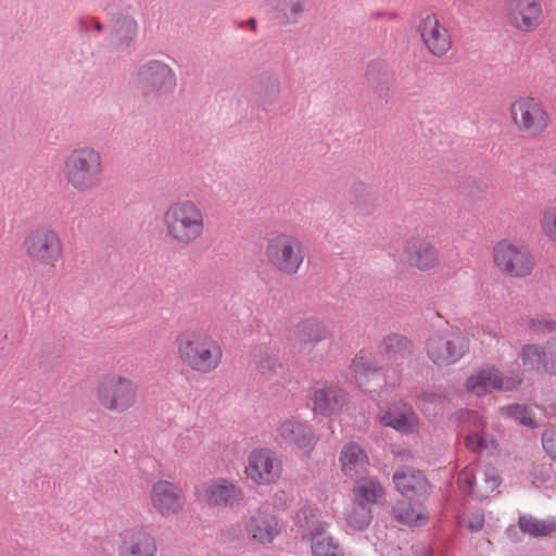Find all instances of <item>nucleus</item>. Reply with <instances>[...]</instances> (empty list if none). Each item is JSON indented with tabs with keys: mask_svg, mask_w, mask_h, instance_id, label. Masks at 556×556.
<instances>
[{
	"mask_svg": "<svg viewBox=\"0 0 556 556\" xmlns=\"http://www.w3.org/2000/svg\"><path fill=\"white\" fill-rule=\"evenodd\" d=\"M344 520L351 530L363 531L372 520L371 508L353 501V504L344 510Z\"/></svg>",
	"mask_w": 556,
	"mask_h": 556,
	"instance_id": "obj_33",
	"label": "nucleus"
},
{
	"mask_svg": "<svg viewBox=\"0 0 556 556\" xmlns=\"http://www.w3.org/2000/svg\"><path fill=\"white\" fill-rule=\"evenodd\" d=\"M457 483L463 492L476 498H484L498 488L501 481L494 466L476 463L458 473Z\"/></svg>",
	"mask_w": 556,
	"mask_h": 556,
	"instance_id": "obj_13",
	"label": "nucleus"
},
{
	"mask_svg": "<svg viewBox=\"0 0 556 556\" xmlns=\"http://www.w3.org/2000/svg\"><path fill=\"white\" fill-rule=\"evenodd\" d=\"M63 177L67 186L78 193L98 189L103 181L101 153L90 146L73 149L64 160Z\"/></svg>",
	"mask_w": 556,
	"mask_h": 556,
	"instance_id": "obj_4",
	"label": "nucleus"
},
{
	"mask_svg": "<svg viewBox=\"0 0 556 556\" xmlns=\"http://www.w3.org/2000/svg\"><path fill=\"white\" fill-rule=\"evenodd\" d=\"M543 448L554 459H556V430H547L542 439Z\"/></svg>",
	"mask_w": 556,
	"mask_h": 556,
	"instance_id": "obj_43",
	"label": "nucleus"
},
{
	"mask_svg": "<svg viewBox=\"0 0 556 556\" xmlns=\"http://www.w3.org/2000/svg\"><path fill=\"white\" fill-rule=\"evenodd\" d=\"M250 26H252L253 29L255 28V21L254 20L250 21Z\"/></svg>",
	"mask_w": 556,
	"mask_h": 556,
	"instance_id": "obj_46",
	"label": "nucleus"
},
{
	"mask_svg": "<svg viewBox=\"0 0 556 556\" xmlns=\"http://www.w3.org/2000/svg\"><path fill=\"white\" fill-rule=\"evenodd\" d=\"M282 472V463L275 451L257 447L250 452L244 468L245 478L255 485L276 484Z\"/></svg>",
	"mask_w": 556,
	"mask_h": 556,
	"instance_id": "obj_12",
	"label": "nucleus"
},
{
	"mask_svg": "<svg viewBox=\"0 0 556 556\" xmlns=\"http://www.w3.org/2000/svg\"><path fill=\"white\" fill-rule=\"evenodd\" d=\"M256 369L261 375L269 377L281 371L282 364L276 356L264 354L257 359Z\"/></svg>",
	"mask_w": 556,
	"mask_h": 556,
	"instance_id": "obj_41",
	"label": "nucleus"
},
{
	"mask_svg": "<svg viewBox=\"0 0 556 556\" xmlns=\"http://www.w3.org/2000/svg\"><path fill=\"white\" fill-rule=\"evenodd\" d=\"M277 438L281 444L292 446L304 455H309L317 443L313 430L295 419L282 421L277 428Z\"/></svg>",
	"mask_w": 556,
	"mask_h": 556,
	"instance_id": "obj_20",
	"label": "nucleus"
},
{
	"mask_svg": "<svg viewBox=\"0 0 556 556\" xmlns=\"http://www.w3.org/2000/svg\"><path fill=\"white\" fill-rule=\"evenodd\" d=\"M162 222L166 237L181 247L201 241L206 232L205 214L192 200L170 203L163 213Z\"/></svg>",
	"mask_w": 556,
	"mask_h": 556,
	"instance_id": "obj_3",
	"label": "nucleus"
},
{
	"mask_svg": "<svg viewBox=\"0 0 556 556\" xmlns=\"http://www.w3.org/2000/svg\"><path fill=\"white\" fill-rule=\"evenodd\" d=\"M397 491L407 498L420 497L429 492V483L424 475L413 468H400L393 475Z\"/></svg>",
	"mask_w": 556,
	"mask_h": 556,
	"instance_id": "obj_26",
	"label": "nucleus"
},
{
	"mask_svg": "<svg viewBox=\"0 0 556 556\" xmlns=\"http://www.w3.org/2000/svg\"><path fill=\"white\" fill-rule=\"evenodd\" d=\"M313 556H345L344 548L333 536L326 531L317 532L308 538Z\"/></svg>",
	"mask_w": 556,
	"mask_h": 556,
	"instance_id": "obj_32",
	"label": "nucleus"
},
{
	"mask_svg": "<svg viewBox=\"0 0 556 556\" xmlns=\"http://www.w3.org/2000/svg\"><path fill=\"white\" fill-rule=\"evenodd\" d=\"M377 417L383 426L393 428L401 433H414L419 428V418L405 403H393L387 408L380 409Z\"/></svg>",
	"mask_w": 556,
	"mask_h": 556,
	"instance_id": "obj_21",
	"label": "nucleus"
},
{
	"mask_svg": "<svg viewBox=\"0 0 556 556\" xmlns=\"http://www.w3.org/2000/svg\"><path fill=\"white\" fill-rule=\"evenodd\" d=\"M492 262L506 277L522 279L532 275L535 260L530 249L515 239H501L492 248Z\"/></svg>",
	"mask_w": 556,
	"mask_h": 556,
	"instance_id": "obj_8",
	"label": "nucleus"
},
{
	"mask_svg": "<svg viewBox=\"0 0 556 556\" xmlns=\"http://www.w3.org/2000/svg\"><path fill=\"white\" fill-rule=\"evenodd\" d=\"M470 349L468 336L458 328L432 333L426 341V354L437 366H448L463 358Z\"/></svg>",
	"mask_w": 556,
	"mask_h": 556,
	"instance_id": "obj_9",
	"label": "nucleus"
},
{
	"mask_svg": "<svg viewBox=\"0 0 556 556\" xmlns=\"http://www.w3.org/2000/svg\"><path fill=\"white\" fill-rule=\"evenodd\" d=\"M546 354V344L543 346L538 343H526L520 349L519 358L525 369L544 371Z\"/></svg>",
	"mask_w": 556,
	"mask_h": 556,
	"instance_id": "obj_34",
	"label": "nucleus"
},
{
	"mask_svg": "<svg viewBox=\"0 0 556 556\" xmlns=\"http://www.w3.org/2000/svg\"><path fill=\"white\" fill-rule=\"evenodd\" d=\"M99 407L109 413L123 414L136 407L139 387L131 378L118 372L102 375L94 389Z\"/></svg>",
	"mask_w": 556,
	"mask_h": 556,
	"instance_id": "obj_5",
	"label": "nucleus"
},
{
	"mask_svg": "<svg viewBox=\"0 0 556 556\" xmlns=\"http://www.w3.org/2000/svg\"><path fill=\"white\" fill-rule=\"evenodd\" d=\"M263 256L266 264L275 271L285 276H295L303 267L305 251L298 237L281 231L266 240Z\"/></svg>",
	"mask_w": 556,
	"mask_h": 556,
	"instance_id": "obj_6",
	"label": "nucleus"
},
{
	"mask_svg": "<svg viewBox=\"0 0 556 556\" xmlns=\"http://www.w3.org/2000/svg\"><path fill=\"white\" fill-rule=\"evenodd\" d=\"M514 127L528 137H538L546 131L549 114L544 103L531 96L516 98L509 105Z\"/></svg>",
	"mask_w": 556,
	"mask_h": 556,
	"instance_id": "obj_10",
	"label": "nucleus"
},
{
	"mask_svg": "<svg viewBox=\"0 0 556 556\" xmlns=\"http://www.w3.org/2000/svg\"><path fill=\"white\" fill-rule=\"evenodd\" d=\"M119 556H155L157 546L151 533L141 528L124 530L119 534Z\"/></svg>",
	"mask_w": 556,
	"mask_h": 556,
	"instance_id": "obj_22",
	"label": "nucleus"
},
{
	"mask_svg": "<svg viewBox=\"0 0 556 556\" xmlns=\"http://www.w3.org/2000/svg\"><path fill=\"white\" fill-rule=\"evenodd\" d=\"M394 517L407 526H422L428 519V511L421 504L397 503L393 507Z\"/></svg>",
	"mask_w": 556,
	"mask_h": 556,
	"instance_id": "obj_31",
	"label": "nucleus"
},
{
	"mask_svg": "<svg viewBox=\"0 0 556 556\" xmlns=\"http://www.w3.org/2000/svg\"><path fill=\"white\" fill-rule=\"evenodd\" d=\"M194 494L204 505L215 509L233 508L240 505L244 497L242 488L224 477L205 481Z\"/></svg>",
	"mask_w": 556,
	"mask_h": 556,
	"instance_id": "obj_11",
	"label": "nucleus"
},
{
	"mask_svg": "<svg viewBox=\"0 0 556 556\" xmlns=\"http://www.w3.org/2000/svg\"><path fill=\"white\" fill-rule=\"evenodd\" d=\"M138 80L147 90L170 91L176 85L173 71L162 62H149L138 73Z\"/></svg>",
	"mask_w": 556,
	"mask_h": 556,
	"instance_id": "obj_23",
	"label": "nucleus"
},
{
	"mask_svg": "<svg viewBox=\"0 0 556 556\" xmlns=\"http://www.w3.org/2000/svg\"><path fill=\"white\" fill-rule=\"evenodd\" d=\"M540 227L544 236L556 243V206L548 207L543 212Z\"/></svg>",
	"mask_w": 556,
	"mask_h": 556,
	"instance_id": "obj_40",
	"label": "nucleus"
},
{
	"mask_svg": "<svg viewBox=\"0 0 556 556\" xmlns=\"http://www.w3.org/2000/svg\"><path fill=\"white\" fill-rule=\"evenodd\" d=\"M294 336L299 343L316 345L328 337V329L324 323L314 317L304 318L294 327Z\"/></svg>",
	"mask_w": 556,
	"mask_h": 556,
	"instance_id": "obj_28",
	"label": "nucleus"
},
{
	"mask_svg": "<svg viewBox=\"0 0 556 556\" xmlns=\"http://www.w3.org/2000/svg\"><path fill=\"white\" fill-rule=\"evenodd\" d=\"M412 352L413 345L409 340L399 334L388 336L379 348L380 362L365 352L354 357L351 364L354 379L361 388L371 391L369 382L380 377L379 369L382 366L401 367L409 362Z\"/></svg>",
	"mask_w": 556,
	"mask_h": 556,
	"instance_id": "obj_2",
	"label": "nucleus"
},
{
	"mask_svg": "<svg viewBox=\"0 0 556 556\" xmlns=\"http://www.w3.org/2000/svg\"><path fill=\"white\" fill-rule=\"evenodd\" d=\"M406 264L418 271L431 273L441 265V255L435 244L426 237L413 236L403 248Z\"/></svg>",
	"mask_w": 556,
	"mask_h": 556,
	"instance_id": "obj_18",
	"label": "nucleus"
},
{
	"mask_svg": "<svg viewBox=\"0 0 556 556\" xmlns=\"http://www.w3.org/2000/svg\"><path fill=\"white\" fill-rule=\"evenodd\" d=\"M138 25L131 17L118 18L114 24V31L121 43L127 45L137 35Z\"/></svg>",
	"mask_w": 556,
	"mask_h": 556,
	"instance_id": "obj_39",
	"label": "nucleus"
},
{
	"mask_svg": "<svg viewBox=\"0 0 556 556\" xmlns=\"http://www.w3.org/2000/svg\"><path fill=\"white\" fill-rule=\"evenodd\" d=\"M320 510L313 504L305 503L295 515V523L304 530V536L309 538L317 532L327 531L329 522L319 519Z\"/></svg>",
	"mask_w": 556,
	"mask_h": 556,
	"instance_id": "obj_29",
	"label": "nucleus"
},
{
	"mask_svg": "<svg viewBox=\"0 0 556 556\" xmlns=\"http://www.w3.org/2000/svg\"><path fill=\"white\" fill-rule=\"evenodd\" d=\"M504 15L507 25L516 31L533 33L543 24V4L541 0H507Z\"/></svg>",
	"mask_w": 556,
	"mask_h": 556,
	"instance_id": "obj_15",
	"label": "nucleus"
},
{
	"mask_svg": "<svg viewBox=\"0 0 556 556\" xmlns=\"http://www.w3.org/2000/svg\"><path fill=\"white\" fill-rule=\"evenodd\" d=\"M313 410L316 414L331 417L343 412L346 405L348 396L341 389L324 386L315 389L313 393Z\"/></svg>",
	"mask_w": 556,
	"mask_h": 556,
	"instance_id": "obj_25",
	"label": "nucleus"
},
{
	"mask_svg": "<svg viewBox=\"0 0 556 556\" xmlns=\"http://www.w3.org/2000/svg\"><path fill=\"white\" fill-rule=\"evenodd\" d=\"M502 416L511 418L519 421L521 425L527 427L535 428L536 424L530 413V409L526 405L511 404L501 408Z\"/></svg>",
	"mask_w": 556,
	"mask_h": 556,
	"instance_id": "obj_36",
	"label": "nucleus"
},
{
	"mask_svg": "<svg viewBox=\"0 0 556 556\" xmlns=\"http://www.w3.org/2000/svg\"><path fill=\"white\" fill-rule=\"evenodd\" d=\"M275 10L277 18L286 25L296 24L303 16L306 0H267Z\"/></svg>",
	"mask_w": 556,
	"mask_h": 556,
	"instance_id": "obj_30",
	"label": "nucleus"
},
{
	"mask_svg": "<svg viewBox=\"0 0 556 556\" xmlns=\"http://www.w3.org/2000/svg\"><path fill=\"white\" fill-rule=\"evenodd\" d=\"M422 45L429 54L442 59L453 48L452 36L447 27L434 13H427L422 16L416 27Z\"/></svg>",
	"mask_w": 556,
	"mask_h": 556,
	"instance_id": "obj_16",
	"label": "nucleus"
},
{
	"mask_svg": "<svg viewBox=\"0 0 556 556\" xmlns=\"http://www.w3.org/2000/svg\"><path fill=\"white\" fill-rule=\"evenodd\" d=\"M96 27H97V29H98V30H100V29H101L100 24H97V25H96Z\"/></svg>",
	"mask_w": 556,
	"mask_h": 556,
	"instance_id": "obj_47",
	"label": "nucleus"
},
{
	"mask_svg": "<svg viewBox=\"0 0 556 556\" xmlns=\"http://www.w3.org/2000/svg\"><path fill=\"white\" fill-rule=\"evenodd\" d=\"M149 500L155 513L164 518L177 516L186 506V495L181 486L164 479L152 484Z\"/></svg>",
	"mask_w": 556,
	"mask_h": 556,
	"instance_id": "obj_17",
	"label": "nucleus"
},
{
	"mask_svg": "<svg viewBox=\"0 0 556 556\" xmlns=\"http://www.w3.org/2000/svg\"><path fill=\"white\" fill-rule=\"evenodd\" d=\"M483 525H484V517L480 513L472 514L471 517L469 518L468 522H467V527L471 531H479V530H481Z\"/></svg>",
	"mask_w": 556,
	"mask_h": 556,
	"instance_id": "obj_44",
	"label": "nucleus"
},
{
	"mask_svg": "<svg viewBox=\"0 0 556 556\" xmlns=\"http://www.w3.org/2000/svg\"><path fill=\"white\" fill-rule=\"evenodd\" d=\"M462 418L465 421L472 424L477 429L484 426L483 419L475 412H466L462 415Z\"/></svg>",
	"mask_w": 556,
	"mask_h": 556,
	"instance_id": "obj_45",
	"label": "nucleus"
},
{
	"mask_svg": "<svg viewBox=\"0 0 556 556\" xmlns=\"http://www.w3.org/2000/svg\"><path fill=\"white\" fill-rule=\"evenodd\" d=\"M525 329L533 334L556 332V320L548 317H530L525 320Z\"/></svg>",
	"mask_w": 556,
	"mask_h": 556,
	"instance_id": "obj_38",
	"label": "nucleus"
},
{
	"mask_svg": "<svg viewBox=\"0 0 556 556\" xmlns=\"http://www.w3.org/2000/svg\"><path fill=\"white\" fill-rule=\"evenodd\" d=\"M21 249L33 265L48 268H54L64 254L59 232L47 225L31 229L24 237Z\"/></svg>",
	"mask_w": 556,
	"mask_h": 556,
	"instance_id": "obj_7",
	"label": "nucleus"
},
{
	"mask_svg": "<svg viewBox=\"0 0 556 556\" xmlns=\"http://www.w3.org/2000/svg\"><path fill=\"white\" fill-rule=\"evenodd\" d=\"M546 353L544 372L556 376V338L546 342Z\"/></svg>",
	"mask_w": 556,
	"mask_h": 556,
	"instance_id": "obj_42",
	"label": "nucleus"
},
{
	"mask_svg": "<svg viewBox=\"0 0 556 556\" xmlns=\"http://www.w3.org/2000/svg\"><path fill=\"white\" fill-rule=\"evenodd\" d=\"M520 383L519 375H503L495 366L486 365L478 368L467 378L465 388L468 393L482 396L493 390H515Z\"/></svg>",
	"mask_w": 556,
	"mask_h": 556,
	"instance_id": "obj_14",
	"label": "nucleus"
},
{
	"mask_svg": "<svg viewBox=\"0 0 556 556\" xmlns=\"http://www.w3.org/2000/svg\"><path fill=\"white\" fill-rule=\"evenodd\" d=\"M466 446L473 452H491L496 448V442L482 431H472L466 438Z\"/></svg>",
	"mask_w": 556,
	"mask_h": 556,
	"instance_id": "obj_37",
	"label": "nucleus"
},
{
	"mask_svg": "<svg viewBox=\"0 0 556 556\" xmlns=\"http://www.w3.org/2000/svg\"><path fill=\"white\" fill-rule=\"evenodd\" d=\"M353 501L368 507L381 504L386 500V491L375 478L359 477L352 488Z\"/></svg>",
	"mask_w": 556,
	"mask_h": 556,
	"instance_id": "obj_27",
	"label": "nucleus"
},
{
	"mask_svg": "<svg viewBox=\"0 0 556 556\" xmlns=\"http://www.w3.org/2000/svg\"><path fill=\"white\" fill-rule=\"evenodd\" d=\"M176 355L188 370L208 375L222 365L224 351L222 344L211 334L188 329L176 338Z\"/></svg>",
	"mask_w": 556,
	"mask_h": 556,
	"instance_id": "obj_1",
	"label": "nucleus"
},
{
	"mask_svg": "<svg viewBox=\"0 0 556 556\" xmlns=\"http://www.w3.org/2000/svg\"><path fill=\"white\" fill-rule=\"evenodd\" d=\"M519 528L530 535L545 536L556 530V521L552 518L538 519L532 516H522L519 519Z\"/></svg>",
	"mask_w": 556,
	"mask_h": 556,
	"instance_id": "obj_35",
	"label": "nucleus"
},
{
	"mask_svg": "<svg viewBox=\"0 0 556 556\" xmlns=\"http://www.w3.org/2000/svg\"><path fill=\"white\" fill-rule=\"evenodd\" d=\"M341 472L349 479H357L367 473L370 463L365 450L355 442L344 444L339 454Z\"/></svg>",
	"mask_w": 556,
	"mask_h": 556,
	"instance_id": "obj_24",
	"label": "nucleus"
},
{
	"mask_svg": "<svg viewBox=\"0 0 556 556\" xmlns=\"http://www.w3.org/2000/svg\"><path fill=\"white\" fill-rule=\"evenodd\" d=\"M280 520L266 507L256 509L247 520L244 530L252 543L271 544L281 532Z\"/></svg>",
	"mask_w": 556,
	"mask_h": 556,
	"instance_id": "obj_19",
	"label": "nucleus"
}]
</instances>
